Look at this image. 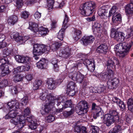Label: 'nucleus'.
I'll return each instance as SVG.
<instances>
[{
  "label": "nucleus",
  "mask_w": 133,
  "mask_h": 133,
  "mask_svg": "<svg viewBox=\"0 0 133 133\" xmlns=\"http://www.w3.org/2000/svg\"><path fill=\"white\" fill-rule=\"evenodd\" d=\"M132 44V43L131 41L129 43L125 42L119 43L115 46V50L119 53L120 57L123 58L128 54Z\"/></svg>",
  "instance_id": "1"
},
{
  "label": "nucleus",
  "mask_w": 133,
  "mask_h": 133,
  "mask_svg": "<svg viewBox=\"0 0 133 133\" xmlns=\"http://www.w3.org/2000/svg\"><path fill=\"white\" fill-rule=\"evenodd\" d=\"M96 7L95 3L92 1L86 2L81 5L80 8V12L83 15L88 16L93 12L94 9Z\"/></svg>",
  "instance_id": "2"
},
{
  "label": "nucleus",
  "mask_w": 133,
  "mask_h": 133,
  "mask_svg": "<svg viewBox=\"0 0 133 133\" xmlns=\"http://www.w3.org/2000/svg\"><path fill=\"white\" fill-rule=\"evenodd\" d=\"M9 63L8 58H0V69L1 70V75L2 76L7 75L9 72L8 64Z\"/></svg>",
  "instance_id": "3"
},
{
  "label": "nucleus",
  "mask_w": 133,
  "mask_h": 133,
  "mask_svg": "<svg viewBox=\"0 0 133 133\" xmlns=\"http://www.w3.org/2000/svg\"><path fill=\"white\" fill-rule=\"evenodd\" d=\"M25 117L23 116H17L11 119L10 120L11 123L15 125L20 124L19 128H22L25 125Z\"/></svg>",
  "instance_id": "4"
},
{
  "label": "nucleus",
  "mask_w": 133,
  "mask_h": 133,
  "mask_svg": "<svg viewBox=\"0 0 133 133\" xmlns=\"http://www.w3.org/2000/svg\"><path fill=\"white\" fill-rule=\"evenodd\" d=\"M46 97L48 100L50 101V102L54 103V104H56L57 106H60L59 107H62V106H61L62 104L64 105L63 98L62 97H60L57 99H54V97L52 96L51 94L48 95Z\"/></svg>",
  "instance_id": "5"
},
{
  "label": "nucleus",
  "mask_w": 133,
  "mask_h": 133,
  "mask_svg": "<svg viewBox=\"0 0 133 133\" xmlns=\"http://www.w3.org/2000/svg\"><path fill=\"white\" fill-rule=\"evenodd\" d=\"M111 37L117 41L123 42L125 39V35L123 32L116 31L115 32H111Z\"/></svg>",
  "instance_id": "6"
},
{
  "label": "nucleus",
  "mask_w": 133,
  "mask_h": 133,
  "mask_svg": "<svg viewBox=\"0 0 133 133\" xmlns=\"http://www.w3.org/2000/svg\"><path fill=\"white\" fill-rule=\"evenodd\" d=\"M76 86L74 82H70L68 84L67 86V92L69 96H73L76 92L75 88Z\"/></svg>",
  "instance_id": "7"
},
{
  "label": "nucleus",
  "mask_w": 133,
  "mask_h": 133,
  "mask_svg": "<svg viewBox=\"0 0 133 133\" xmlns=\"http://www.w3.org/2000/svg\"><path fill=\"white\" fill-rule=\"evenodd\" d=\"M101 110V108L96 106L95 103H93L92 104V111L93 113V116L94 118L96 119L97 117L102 116V113Z\"/></svg>",
  "instance_id": "8"
},
{
  "label": "nucleus",
  "mask_w": 133,
  "mask_h": 133,
  "mask_svg": "<svg viewBox=\"0 0 133 133\" xmlns=\"http://www.w3.org/2000/svg\"><path fill=\"white\" fill-rule=\"evenodd\" d=\"M116 65H119V63L118 59L114 57L108 59L107 62V68L110 70L115 68Z\"/></svg>",
  "instance_id": "9"
},
{
  "label": "nucleus",
  "mask_w": 133,
  "mask_h": 133,
  "mask_svg": "<svg viewBox=\"0 0 133 133\" xmlns=\"http://www.w3.org/2000/svg\"><path fill=\"white\" fill-rule=\"evenodd\" d=\"M104 122L107 126H109L114 123L116 120L110 114H105L104 117Z\"/></svg>",
  "instance_id": "10"
},
{
  "label": "nucleus",
  "mask_w": 133,
  "mask_h": 133,
  "mask_svg": "<svg viewBox=\"0 0 133 133\" xmlns=\"http://www.w3.org/2000/svg\"><path fill=\"white\" fill-rule=\"evenodd\" d=\"M78 108L83 113H86L87 109L88 108V103L85 101H81L78 104Z\"/></svg>",
  "instance_id": "11"
},
{
  "label": "nucleus",
  "mask_w": 133,
  "mask_h": 133,
  "mask_svg": "<svg viewBox=\"0 0 133 133\" xmlns=\"http://www.w3.org/2000/svg\"><path fill=\"white\" fill-rule=\"evenodd\" d=\"M119 83V80L117 78H115L109 80L107 82L108 88L110 89L116 88L118 85Z\"/></svg>",
  "instance_id": "12"
},
{
  "label": "nucleus",
  "mask_w": 133,
  "mask_h": 133,
  "mask_svg": "<svg viewBox=\"0 0 133 133\" xmlns=\"http://www.w3.org/2000/svg\"><path fill=\"white\" fill-rule=\"evenodd\" d=\"M95 39L94 36L90 35L84 36L83 37L82 40L83 44L85 46H87L89 44L92 43L94 41Z\"/></svg>",
  "instance_id": "13"
},
{
  "label": "nucleus",
  "mask_w": 133,
  "mask_h": 133,
  "mask_svg": "<svg viewBox=\"0 0 133 133\" xmlns=\"http://www.w3.org/2000/svg\"><path fill=\"white\" fill-rule=\"evenodd\" d=\"M122 20V17L121 14H117L112 16V23L115 25H117Z\"/></svg>",
  "instance_id": "14"
},
{
  "label": "nucleus",
  "mask_w": 133,
  "mask_h": 133,
  "mask_svg": "<svg viewBox=\"0 0 133 133\" xmlns=\"http://www.w3.org/2000/svg\"><path fill=\"white\" fill-rule=\"evenodd\" d=\"M98 15L101 18H105L107 17L108 12H106V7L105 6H102L99 8L98 11Z\"/></svg>",
  "instance_id": "15"
},
{
  "label": "nucleus",
  "mask_w": 133,
  "mask_h": 133,
  "mask_svg": "<svg viewBox=\"0 0 133 133\" xmlns=\"http://www.w3.org/2000/svg\"><path fill=\"white\" fill-rule=\"evenodd\" d=\"M41 46L38 44H35L34 45L33 54L34 56L41 55L42 54Z\"/></svg>",
  "instance_id": "16"
},
{
  "label": "nucleus",
  "mask_w": 133,
  "mask_h": 133,
  "mask_svg": "<svg viewBox=\"0 0 133 133\" xmlns=\"http://www.w3.org/2000/svg\"><path fill=\"white\" fill-rule=\"evenodd\" d=\"M113 72L112 70H109L107 72H104L101 73L100 76L102 78L106 79H109L113 77Z\"/></svg>",
  "instance_id": "17"
},
{
  "label": "nucleus",
  "mask_w": 133,
  "mask_h": 133,
  "mask_svg": "<svg viewBox=\"0 0 133 133\" xmlns=\"http://www.w3.org/2000/svg\"><path fill=\"white\" fill-rule=\"evenodd\" d=\"M112 101L118 105L122 110H124L125 108V106L124 102L117 97H114L112 98Z\"/></svg>",
  "instance_id": "18"
},
{
  "label": "nucleus",
  "mask_w": 133,
  "mask_h": 133,
  "mask_svg": "<svg viewBox=\"0 0 133 133\" xmlns=\"http://www.w3.org/2000/svg\"><path fill=\"white\" fill-rule=\"evenodd\" d=\"M7 105L9 107L10 110L11 109L17 111V110L19 109V105L17 101H12L9 102Z\"/></svg>",
  "instance_id": "19"
},
{
  "label": "nucleus",
  "mask_w": 133,
  "mask_h": 133,
  "mask_svg": "<svg viewBox=\"0 0 133 133\" xmlns=\"http://www.w3.org/2000/svg\"><path fill=\"white\" fill-rule=\"evenodd\" d=\"M29 26L28 28L32 31L35 33L39 31L38 25L37 24L32 22H29Z\"/></svg>",
  "instance_id": "20"
},
{
  "label": "nucleus",
  "mask_w": 133,
  "mask_h": 133,
  "mask_svg": "<svg viewBox=\"0 0 133 133\" xmlns=\"http://www.w3.org/2000/svg\"><path fill=\"white\" fill-rule=\"evenodd\" d=\"M16 60L19 63H26L29 61V58L28 57H24L18 55L15 57Z\"/></svg>",
  "instance_id": "21"
},
{
  "label": "nucleus",
  "mask_w": 133,
  "mask_h": 133,
  "mask_svg": "<svg viewBox=\"0 0 133 133\" xmlns=\"http://www.w3.org/2000/svg\"><path fill=\"white\" fill-rule=\"evenodd\" d=\"M108 49L107 45L105 44H101L97 48L96 51L98 53L105 54Z\"/></svg>",
  "instance_id": "22"
},
{
  "label": "nucleus",
  "mask_w": 133,
  "mask_h": 133,
  "mask_svg": "<svg viewBox=\"0 0 133 133\" xmlns=\"http://www.w3.org/2000/svg\"><path fill=\"white\" fill-rule=\"evenodd\" d=\"M9 110L10 111L8 114L5 116V119H11L18 116V113L17 112V111H16L15 110H14L12 109L10 110V109Z\"/></svg>",
  "instance_id": "23"
},
{
  "label": "nucleus",
  "mask_w": 133,
  "mask_h": 133,
  "mask_svg": "<svg viewBox=\"0 0 133 133\" xmlns=\"http://www.w3.org/2000/svg\"><path fill=\"white\" fill-rule=\"evenodd\" d=\"M18 20V17L17 16L13 15L8 17L7 22L10 25H14L17 22Z\"/></svg>",
  "instance_id": "24"
},
{
  "label": "nucleus",
  "mask_w": 133,
  "mask_h": 133,
  "mask_svg": "<svg viewBox=\"0 0 133 133\" xmlns=\"http://www.w3.org/2000/svg\"><path fill=\"white\" fill-rule=\"evenodd\" d=\"M82 32L81 31L76 30L74 31L73 36L74 40L77 41L82 36Z\"/></svg>",
  "instance_id": "25"
},
{
  "label": "nucleus",
  "mask_w": 133,
  "mask_h": 133,
  "mask_svg": "<svg viewBox=\"0 0 133 133\" xmlns=\"http://www.w3.org/2000/svg\"><path fill=\"white\" fill-rule=\"evenodd\" d=\"M125 11L127 14H133V3H130L127 4L125 8Z\"/></svg>",
  "instance_id": "26"
},
{
  "label": "nucleus",
  "mask_w": 133,
  "mask_h": 133,
  "mask_svg": "<svg viewBox=\"0 0 133 133\" xmlns=\"http://www.w3.org/2000/svg\"><path fill=\"white\" fill-rule=\"evenodd\" d=\"M47 83L48 85V88L49 89L53 90L55 88V81L52 79H48Z\"/></svg>",
  "instance_id": "27"
},
{
  "label": "nucleus",
  "mask_w": 133,
  "mask_h": 133,
  "mask_svg": "<svg viewBox=\"0 0 133 133\" xmlns=\"http://www.w3.org/2000/svg\"><path fill=\"white\" fill-rule=\"evenodd\" d=\"M65 5L64 1H58L54 2V6L56 8H61Z\"/></svg>",
  "instance_id": "28"
},
{
  "label": "nucleus",
  "mask_w": 133,
  "mask_h": 133,
  "mask_svg": "<svg viewBox=\"0 0 133 133\" xmlns=\"http://www.w3.org/2000/svg\"><path fill=\"white\" fill-rule=\"evenodd\" d=\"M67 28L62 27V28L58 33L57 38L61 40H62L64 35V31Z\"/></svg>",
  "instance_id": "29"
},
{
  "label": "nucleus",
  "mask_w": 133,
  "mask_h": 133,
  "mask_svg": "<svg viewBox=\"0 0 133 133\" xmlns=\"http://www.w3.org/2000/svg\"><path fill=\"white\" fill-rule=\"evenodd\" d=\"M93 27L94 29L95 32L98 33L101 32L102 27L100 24L97 22L95 23L94 24Z\"/></svg>",
  "instance_id": "30"
},
{
  "label": "nucleus",
  "mask_w": 133,
  "mask_h": 133,
  "mask_svg": "<svg viewBox=\"0 0 133 133\" xmlns=\"http://www.w3.org/2000/svg\"><path fill=\"white\" fill-rule=\"evenodd\" d=\"M122 128L121 126L119 125L115 126L114 127L110 130L109 133H117L121 131Z\"/></svg>",
  "instance_id": "31"
},
{
  "label": "nucleus",
  "mask_w": 133,
  "mask_h": 133,
  "mask_svg": "<svg viewBox=\"0 0 133 133\" xmlns=\"http://www.w3.org/2000/svg\"><path fill=\"white\" fill-rule=\"evenodd\" d=\"M12 52V50L9 48H5L3 51V57H6L10 55Z\"/></svg>",
  "instance_id": "32"
},
{
  "label": "nucleus",
  "mask_w": 133,
  "mask_h": 133,
  "mask_svg": "<svg viewBox=\"0 0 133 133\" xmlns=\"http://www.w3.org/2000/svg\"><path fill=\"white\" fill-rule=\"evenodd\" d=\"M62 45L61 43H59L58 42H56L53 44L50 47L53 51L57 50Z\"/></svg>",
  "instance_id": "33"
},
{
  "label": "nucleus",
  "mask_w": 133,
  "mask_h": 133,
  "mask_svg": "<svg viewBox=\"0 0 133 133\" xmlns=\"http://www.w3.org/2000/svg\"><path fill=\"white\" fill-rule=\"evenodd\" d=\"M78 72H76L75 71H73L70 72L69 74V77L73 80L76 81V80H77Z\"/></svg>",
  "instance_id": "34"
},
{
  "label": "nucleus",
  "mask_w": 133,
  "mask_h": 133,
  "mask_svg": "<svg viewBox=\"0 0 133 133\" xmlns=\"http://www.w3.org/2000/svg\"><path fill=\"white\" fill-rule=\"evenodd\" d=\"M69 21V17L66 14H65L64 20L63 22L62 26L64 27L65 28H67L69 25V24L68 23Z\"/></svg>",
  "instance_id": "35"
},
{
  "label": "nucleus",
  "mask_w": 133,
  "mask_h": 133,
  "mask_svg": "<svg viewBox=\"0 0 133 133\" xmlns=\"http://www.w3.org/2000/svg\"><path fill=\"white\" fill-rule=\"evenodd\" d=\"M62 57L66 58L69 57L70 53V50L69 48H67L62 52Z\"/></svg>",
  "instance_id": "36"
},
{
  "label": "nucleus",
  "mask_w": 133,
  "mask_h": 133,
  "mask_svg": "<svg viewBox=\"0 0 133 133\" xmlns=\"http://www.w3.org/2000/svg\"><path fill=\"white\" fill-rule=\"evenodd\" d=\"M119 14V13L118 12V9H117V7L116 6H113L111 9L110 10L109 14L110 16H111L112 15H114L116 14Z\"/></svg>",
  "instance_id": "37"
},
{
  "label": "nucleus",
  "mask_w": 133,
  "mask_h": 133,
  "mask_svg": "<svg viewBox=\"0 0 133 133\" xmlns=\"http://www.w3.org/2000/svg\"><path fill=\"white\" fill-rule=\"evenodd\" d=\"M110 114L116 120V121H118L119 119V117L117 112L115 111L112 110L110 112Z\"/></svg>",
  "instance_id": "38"
},
{
  "label": "nucleus",
  "mask_w": 133,
  "mask_h": 133,
  "mask_svg": "<svg viewBox=\"0 0 133 133\" xmlns=\"http://www.w3.org/2000/svg\"><path fill=\"white\" fill-rule=\"evenodd\" d=\"M84 77V75H83L79 72L77 76V80H76V81L79 83H82L83 81Z\"/></svg>",
  "instance_id": "39"
},
{
  "label": "nucleus",
  "mask_w": 133,
  "mask_h": 133,
  "mask_svg": "<svg viewBox=\"0 0 133 133\" xmlns=\"http://www.w3.org/2000/svg\"><path fill=\"white\" fill-rule=\"evenodd\" d=\"M133 28L132 27H130L129 28H128L126 32L127 34V36L128 38H130L133 35Z\"/></svg>",
  "instance_id": "40"
},
{
  "label": "nucleus",
  "mask_w": 133,
  "mask_h": 133,
  "mask_svg": "<svg viewBox=\"0 0 133 133\" xmlns=\"http://www.w3.org/2000/svg\"><path fill=\"white\" fill-rule=\"evenodd\" d=\"M22 90L21 88L19 87H14L11 89V91L13 94H16Z\"/></svg>",
  "instance_id": "41"
},
{
  "label": "nucleus",
  "mask_w": 133,
  "mask_h": 133,
  "mask_svg": "<svg viewBox=\"0 0 133 133\" xmlns=\"http://www.w3.org/2000/svg\"><path fill=\"white\" fill-rule=\"evenodd\" d=\"M50 49V47L44 45L42 44V53H47Z\"/></svg>",
  "instance_id": "42"
},
{
  "label": "nucleus",
  "mask_w": 133,
  "mask_h": 133,
  "mask_svg": "<svg viewBox=\"0 0 133 133\" xmlns=\"http://www.w3.org/2000/svg\"><path fill=\"white\" fill-rule=\"evenodd\" d=\"M49 61L45 58H42V69H46L48 66Z\"/></svg>",
  "instance_id": "43"
},
{
  "label": "nucleus",
  "mask_w": 133,
  "mask_h": 133,
  "mask_svg": "<svg viewBox=\"0 0 133 133\" xmlns=\"http://www.w3.org/2000/svg\"><path fill=\"white\" fill-rule=\"evenodd\" d=\"M128 109L133 107V98H130L129 99L127 102Z\"/></svg>",
  "instance_id": "44"
},
{
  "label": "nucleus",
  "mask_w": 133,
  "mask_h": 133,
  "mask_svg": "<svg viewBox=\"0 0 133 133\" xmlns=\"http://www.w3.org/2000/svg\"><path fill=\"white\" fill-rule=\"evenodd\" d=\"M54 1H47V7L49 10L52 9L54 6Z\"/></svg>",
  "instance_id": "45"
},
{
  "label": "nucleus",
  "mask_w": 133,
  "mask_h": 133,
  "mask_svg": "<svg viewBox=\"0 0 133 133\" xmlns=\"http://www.w3.org/2000/svg\"><path fill=\"white\" fill-rule=\"evenodd\" d=\"M55 117L52 115H50L45 118L46 121L48 122H51L54 121Z\"/></svg>",
  "instance_id": "46"
},
{
  "label": "nucleus",
  "mask_w": 133,
  "mask_h": 133,
  "mask_svg": "<svg viewBox=\"0 0 133 133\" xmlns=\"http://www.w3.org/2000/svg\"><path fill=\"white\" fill-rule=\"evenodd\" d=\"M22 79V76L18 74L15 75L13 77L14 80L16 82L20 81Z\"/></svg>",
  "instance_id": "47"
},
{
  "label": "nucleus",
  "mask_w": 133,
  "mask_h": 133,
  "mask_svg": "<svg viewBox=\"0 0 133 133\" xmlns=\"http://www.w3.org/2000/svg\"><path fill=\"white\" fill-rule=\"evenodd\" d=\"M88 70L91 72H93L95 69V65L94 62L92 63L87 67Z\"/></svg>",
  "instance_id": "48"
},
{
  "label": "nucleus",
  "mask_w": 133,
  "mask_h": 133,
  "mask_svg": "<svg viewBox=\"0 0 133 133\" xmlns=\"http://www.w3.org/2000/svg\"><path fill=\"white\" fill-rule=\"evenodd\" d=\"M29 127L32 130H35L36 128L37 124L33 121H31L29 124Z\"/></svg>",
  "instance_id": "49"
},
{
  "label": "nucleus",
  "mask_w": 133,
  "mask_h": 133,
  "mask_svg": "<svg viewBox=\"0 0 133 133\" xmlns=\"http://www.w3.org/2000/svg\"><path fill=\"white\" fill-rule=\"evenodd\" d=\"M74 112V110L71 109L69 111H64L63 113V115L64 117H67L73 114Z\"/></svg>",
  "instance_id": "50"
},
{
  "label": "nucleus",
  "mask_w": 133,
  "mask_h": 133,
  "mask_svg": "<svg viewBox=\"0 0 133 133\" xmlns=\"http://www.w3.org/2000/svg\"><path fill=\"white\" fill-rule=\"evenodd\" d=\"M71 101V100L67 101L65 102L64 103V109L68 108L70 107L72 105Z\"/></svg>",
  "instance_id": "51"
},
{
  "label": "nucleus",
  "mask_w": 133,
  "mask_h": 133,
  "mask_svg": "<svg viewBox=\"0 0 133 133\" xmlns=\"http://www.w3.org/2000/svg\"><path fill=\"white\" fill-rule=\"evenodd\" d=\"M28 102V97L25 96L21 99V104L22 105H26Z\"/></svg>",
  "instance_id": "52"
},
{
  "label": "nucleus",
  "mask_w": 133,
  "mask_h": 133,
  "mask_svg": "<svg viewBox=\"0 0 133 133\" xmlns=\"http://www.w3.org/2000/svg\"><path fill=\"white\" fill-rule=\"evenodd\" d=\"M29 15V13L28 12L25 11L22 12L21 17L24 19H26L28 17Z\"/></svg>",
  "instance_id": "53"
},
{
  "label": "nucleus",
  "mask_w": 133,
  "mask_h": 133,
  "mask_svg": "<svg viewBox=\"0 0 133 133\" xmlns=\"http://www.w3.org/2000/svg\"><path fill=\"white\" fill-rule=\"evenodd\" d=\"M49 31L48 28L42 27V36L48 35Z\"/></svg>",
  "instance_id": "54"
},
{
  "label": "nucleus",
  "mask_w": 133,
  "mask_h": 133,
  "mask_svg": "<svg viewBox=\"0 0 133 133\" xmlns=\"http://www.w3.org/2000/svg\"><path fill=\"white\" fill-rule=\"evenodd\" d=\"M105 89V87L104 85H102L100 87L97 88V93H101L103 92Z\"/></svg>",
  "instance_id": "55"
},
{
  "label": "nucleus",
  "mask_w": 133,
  "mask_h": 133,
  "mask_svg": "<svg viewBox=\"0 0 133 133\" xmlns=\"http://www.w3.org/2000/svg\"><path fill=\"white\" fill-rule=\"evenodd\" d=\"M92 133H98L99 131L98 127L94 126H91Z\"/></svg>",
  "instance_id": "56"
},
{
  "label": "nucleus",
  "mask_w": 133,
  "mask_h": 133,
  "mask_svg": "<svg viewBox=\"0 0 133 133\" xmlns=\"http://www.w3.org/2000/svg\"><path fill=\"white\" fill-rule=\"evenodd\" d=\"M82 129V127H81L80 126L76 125L74 127V131L77 133H79L81 132Z\"/></svg>",
  "instance_id": "57"
},
{
  "label": "nucleus",
  "mask_w": 133,
  "mask_h": 133,
  "mask_svg": "<svg viewBox=\"0 0 133 133\" xmlns=\"http://www.w3.org/2000/svg\"><path fill=\"white\" fill-rule=\"evenodd\" d=\"M15 3V6L18 8H21L23 4L22 1H16Z\"/></svg>",
  "instance_id": "58"
},
{
  "label": "nucleus",
  "mask_w": 133,
  "mask_h": 133,
  "mask_svg": "<svg viewBox=\"0 0 133 133\" xmlns=\"http://www.w3.org/2000/svg\"><path fill=\"white\" fill-rule=\"evenodd\" d=\"M30 113V109L28 108H27L24 110L23 114L24 116H27Z\"/></svg>",
  "instance_id": "59"
},
{
  "label": "nucleus",
  "mask_w": 133,
  "mask_h": 133,
  "mask_svg": "<svg viewBox=\"0 0 133 133\" xmlns=\"http://www.w3.org/2000/svg\"><path fill=\"white\" fill-rule=\"evenodd\" d=\"M22 68L21 66L17 67L16 68H14L13 70V73L14 74H16L17 73L21 72L22 70L21 69Z\"/></svg>",
  "instance_id": "60"
},
{
  "label": "nucleus",
  "mask_w": 133,
  "mask_h": 133,
  "mask_svg": "<svg viewBox=\"0 0 133 133\" xmlns=\"http://www.w3.org/2000/svg\"><path fill=\"white\" fill-rule=\"evenodd\" d=\"M94 62L93 59L89 60L88 59H86L85 61V64H86L87 66V67L88 65H90L92 63H93Z\"/></svg>",
  "instance_id": "61"
},
{
  "label": "nucleus",
  "mask_w": 133,
  "mask_h": 133,
  "mask_svg": "<svg viewBox=\"0 0 133 133\" xmlns=\"http://www.w3.org/2000/svg\"><path fill=\"white\" fill-rule=\"evenodd\" d=\"M90 91L92 93H97V88L91 87L90 88Z\"/></svg>",
  "instance_id": "62"
},
{
  "label": "nucleus",
  "mask_w": 133,
  "mask_h": 133,
  "mask_svg": "<svg viewBox=\"0 0 133 133\" xmlns=\"http://www.w3.org/2000/svg\"><path fill=\"white\" fill-rule=\"evenodd\" d=\"M18 35H19V34L18 32H14L11 34V38L14 39L15 40L18 37Z\"/></svg>",
  "instance_id": "63"
},
{
  "label": "nucleus",
  "mask_w": 133,
  "mask_h": 133,
  "mask_svg": "<svg viewBox=\"0 0 133 133\" xmlns=\"http://www.w3.org/2000/svg\"><path fill=\"white\" fill-rule=\"evenodd\" d=\"M34 16L37 19L41 17V13L37 11L34 14Z\"/></svg>",
  "instance_id": "64"
}]
</instances>
